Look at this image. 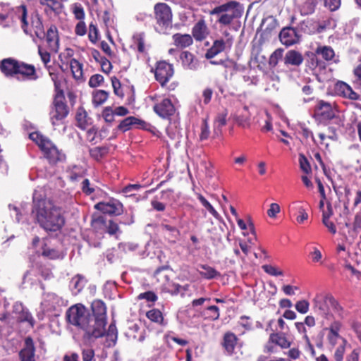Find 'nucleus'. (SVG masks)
I'll list each match as a JSON object with an SVG mask.
<instances>
[{
    "mask_svg": "<svg viewBox=\"0 0 361 361\" xmlns=\"http://www.w3.org/2000/svg\"><path fill=\"white\" fill-rule=\"evenodd\" d=\"M336 90L345 98L352 100H357L360 99V95L355 92L349 85L344 82H338L336 84Z\"/></svg>",
    "mask_w": 361,
    "mask_h": 361,
    "instance_id": "nucleus-23",
    "label": "nucleus"
},
{
    "mask_svg": "<svg viewBox=\"0 0 361 361\" xmlns=\"http://www.w3.org/2000/svg\"><path fill=\"white\" fill-rule=\"evenodd\" d=\"M300 168L305 175H311L313 170H317L318 166L314 159H300Z\"/></svg>",
    "mask_w": 361,
    "mask_h": 361,
    "instance_id": "nucleus-34",
    "label": "nucleus"
},
{
    "mask_svg": "<svg viewBox=\"0 0 361 361\" xmlns=\"http://www.w3.org/2000/svg\"><path fill=\"white\" fill-rule=\"evenodd\" d=\"M237 343V337L233 333L228 332L224 336V347L228 353H233L235 346Z\"/></svg>",
    "mask_w": 361,
    "mask_h": 361,
    "instance_id": "nucleus-32",
    "label": "nucleus"
},
{
    "mask_svg": "<svg viewBox=\"0 0 361 361\" xmlns=\"http://www.w3.org/2000/svg\"><path fill=\"white\" fill-rule=\"evenodd\" d=\"M173 44L178 48H186L193 43L192 37L189 34L176 33L172 36Z\"/></svg>",
    "mask_w": 361,
    "mask_h": 361,
    "instance_id": "nucleus-24",
    "label": "nucleus"
},
{
    "mask_svg": "<svg viewBox=\"0 0 361 361\" xmlns=\"http://www.w3.org/2000/svg\"><path fill=\"white\" fill-rule=\"evenodd\" d=\"M312 308L315 313L323 318V325H327L323 331L326 332V341L331 348H335L333 357L335 361H343L347 346H350L348 341L340 335L343 324L339 320L334 319L331 309L341 315L343 307L338 301L329 293H318L312 300Z\"/></svg>",
    "mask_w": 361,
    "mask_h": 361,
    "instance_id": "nucleus-1",
    "label": "nucleus"
},
{
    "mask_svg": "<svg viewBox=\"0 0 361 361\" xmlns=\"http://www.w3.org/2000/svg\"><path fill=\"white\" fill-rule=\"evenodd\" d=\"M89 39L91 42L95 44L99 39V30L95 25L90 23L89 26Z\"/></svg>",
    "mask_w": 361,
    "mask_h": 361,
    "instance_id": "nucleus-51",
    "label": "nucleus"
},
{
    "mask_svg": "<svg viewBox=\"0 0 361 361\" xmlns=\"http://www.w3.org/2000/svg\"><path fill=\"white\" fill-rule=\"evenodd\" d=\"M175 113V107L171 99H164L159 104V116L163 118L169 117Z\"/></svg>",
    "mask_w": 361,
    "mask_h": 361,
    "instance_id": "nucleus-29",
    "label": "nucleus"
},
{
    "mask_svg": "<svg viewBox=\"0 0 361 361\" xmlns=\"http://www.w3.org/2000/svg\"><path fill=\"white\" fill-rule=\"evenodd\" d=\"M296 310L301 314H306L309 310L310 303L306 300H299L296 302Z\"/></svg>",
    "mask_w": 361,
    "mask_h": 361,
    "instance_id": "nucleus-53",
    "label": "nucleus"
},
{
    "mask_svg": "<svg viewBox=\"0 0 361 361\" xmlns=\"http://www.w3.org/2000/svg\"><path fill=\"white\" fill-rule=\"evenodd\" d=\"M200 268L202 270L200 271V274L207 279H212L220 276L219 272L209 266L201 265Z\"/></svg>",
    "mask_w": 361,
    "mask_h": 361,
    "instance_id": "nucleus-36",
    "label": "nucleus"
},
{
    "mask_svg": "<svg viewBox=\"0 0 361 361\" xmlns=\"http://www.w3.org/2000/svg\"><path fill=\"white\" fill-rule=\"evenodd\" d=\"M109 93L105 90H97L92 93V103L95 106L104 104L108 99Z\"/></svg>",
    "mask_w": 361,
    "mask_h": 361,
    "instance_id": "nucleus-35",
    "label": "nucleus"
},
{
    "mask_svg": "<svg viewBox=\"0 0 361 361\" xmlns=\"http://www.w3.org/2000/svg\"><path fill=\"white\" fill-rule=\"evenodd\" d=\"M94 208L104 214L118 216L123 212L122 203L116 199H111L108 202H100L94 205Z\"/></svg>",
    "mask_w": 361,
    "mask_h": 361,
    "instance_id": "nucleus-10",
    "label": "nucleus"
},
{
    "mask_svg": "<svg viewBox=\"0 0 361 361\" xmlns=\"http://www.w3.org/2000/svg\"><path fill=\"white\" fill-rule=\"evenodd\" d=\"M206 315L210 320H217L220 316L219 307L215 305L209 306L206 309Z\"/></svg>",
    "mask_w": 361,
    "mask_h": 361,
    "instance_id": "nucleus-47",
    "label": "nucleus"
},
{
    "mask_svg": "<svg viewBox=\"0 0 361 361\" xmlns=\"http://www.w3.org/2000/svg\"><path fill=\"white\" fill-rule=\"evenodd\" d=\"M18 62L12 59H4L0 65L2 73L6 76H16Z\"/></svg>",
    "mask_w": 361,
    "mask_h": 361,
    "instance_id": "nucleus-22",
    "label": "nucleus"
},
{
    "mask_svg": "<svg viewBox=\"0 0 361 361\" xmlns=\"http://www.w3.org/2000/svg\"><path fill=\"white\" fill-rule=\"evenodd\" d=\"M29 137L39 147L47 158H61L65 156L62 149H59L49 137L41 133L32 132L29 134Z\"/></svg>",
    "mask_w": 361,
    "mask_h": 361,
    "instance_id": "nucleus-6",
    "label": "nucleus"
},
{
    "mask_svg": "<svg viewBox=\"0 0 361 361\" xmlns=\"http://www.w3.org/2000/svg\"><path fill=\"white\" fill-rule=\"evenodd\" d=\"M92 224L95 228H99L102 226H105L106 228V232L109 235H114L119 230L118 225L112 220H110L108 224H106L105 218L102 216H99L97 218H94L92 220Z\"/></svg>",
    "mask_w": 361,
    "mask_h": 361,
    "instance_id": "nucleus-19",
    "label": "nucleus"
},
{
    "mask_svg": "<svg viewBox=\"0 0 361 361\" xmlns=\"http://www.w3.org/2000/svg\"><path fill=\"white\" fill-rule=\"evenodd\" d=\"M92 321L94 330L99 338L104 336L105 327L107 323L106 307L101 300H94L91 305Z\"/></svg>",
    "mask_w": 361,
    "mask_h": 361,
    "instance_id": "nucleus-7",
    "label": "nucleus"
},
{
    "mask_svg": "<svg viewBox=\"0 0 361 361\" xmlns=\"http://www.w3.org/2000/svg\"><path fill=\"white\" fill-rule=\"evenodd\" d=\"M192 35L196 41L201 42L209 35V29L204 18L199 20L192 28Z\"/></svg>",
    "mask_w": 361,
    "mask_h": 361,
    "instance_id": "nucleus-14",
    "label": "nucleus"
},
{
    "mask_svg": "<svg viewBox=\"0 0 361 361\" xmlns=\"http://www.w3.org/2000/svg\"><path fill=\"white\" fill-rule=\"evenodd\" d=\"M42 256L51 260L62 259L64 257L63 252L48 246L46 239L42 240Z\"/></svg>",
    "mask_w": 361,
    "mask_h": 361,
    "instance_id": "nucleus-21",
    "label": "nucleus"
},
{
    "mask_svg": "<svg viewBox=\"0 0 361 361\" xmlns=\"http://www.w3.org/2000/svg\"><path fill=\"white\" fill-rule=\"evenodd\" d=\"M138 300H146V301L148 302L147 306L149 307H151L152 305H154V302L157 300V296L153 291H147L145 293H142L138 295L137 296Z\"/></svg>",
    "mask_w": 361,
    "mask_h": 361,
    "instance_id": "nucleus-38",
    "label": "nucleus"
},
{
    "mask_svg": "<svg viewBox=\"0 0 361 361\" xmlns=\"http://www.w3.org/2000/svg\"><path fill=\"white\" fill-rule=\"evenodd\" d=\"M226 44V42L222 39L215 40L211 48L207 50L205 57L208 59L214 58L225 50Z\"/></svg>",
    "mask_w": 361,
    "mask_h": 361,
    "instance_id": "nucleus-26",
    "label": "nucleus"
},
{
    "mask_svg": "<svg viewBox=\"0 0 361 361\" xmlns=\"http://www.w3.org/2000/svg\"><path fill=\"white\" fill-rule=\"evenodd\" d=\"M283 53V49L279 48L276 49L269 57V64L272 67H275L278 64L279 61L281 59Z\"/></svg>",
    "mask_w": 361,
    "mask_h": 361,
    "instance_id": "nucleus-45",
    "label": "nucleus"
},
{
    "mask_svg": "<svg viewBox=\"0 0 361 361\" xmlns=\"http://www.w3.org/2000/svg\"><path fill=\"white\" fill-rule=\"evenodd\" d=\"M111 80L115 94L120 97H123L124 96V94L121 90V85L119 80L116 77H112L111 78Z\"/></svg>",
    "mask_w": 361,
    "mask_h": 361,
    "instance_id": "nucleus-52",
    "label": "nucleus"
},
{
    "mask_svg": "<svg viewBox=\"0 0 361 361\" xmlns=\"http://www.w3.org/2000/svg\"><path fill=\"white\" fill-rule=\"evenodd\" d=\"M303 61L302 54L295 50L288 51L285 56L284 62L286 65L300 66Z\"/></svg>",
    "mask_w": 361,
    "mask_h": 361,
    "instance_id": "nucleus-28",
    "label": "nucleus"
},
{
    "mask_svg": "<svg viewBox=\"0 0 361 361\" xmlns=\"http://www.w3.org/2000/svg\"><path fill=\"white\" fill-rule=\"evenodd\" d=\"M94 357V351L92 348L83 349L82 350V358L83 361H92Z\"/></svg>",
    "mask_w": 361,
    "mask_h": 361,
    "instance_id": "nucleus-63",
    "label": "nucleus"
},
{
    "mask_svg": "<svg viewBox=\"0 0 361 361\" xmlns=\"http://www.w3.org/2000/svg\"><path fill=\"white\" fill-rule=\"evenodd\" d=\"M39 4L48 16L58 15L62 9V4L58 0H39Z\"/></svg>",
    "mask_w": 361,
    "mask_h": 361,
    "instance_id": "nucleus-16",
    "label": "nucleus"
},
{
    "mask_svg": "<svg viewBox=\"0 0 361 361\" xmlns=\"http://www.w3.org/2000/svg\"><path fill=\"white\" fill-rule=\"evenodd\" d=\"M10 13V7L8 4L0 3V23H3Z\"/></svg>",
    "mask_w": 361,
    "mask_h": 361,
    "instance_id": "nucleus-55",
    "label": "nucleus"
},
{
    "mask_svg": "<svg viewBox=\"0 0 361 361\" xmlns=\"http://www.w3.org/2000/svg\"><path fill=\"white\" fill-rule=\"evenodd\" d=\"M262 269L267 274L271 276H278L283 275V272L281 270L270 264L263 265Z\"/></svg>",
    "mask_w": 361,
    "mask_h": 361,
    "instance_id": "nucleus-50",
    "label": "nucleus"
},
{
    "mask_svg": "<svg viewBox=\"0 0 361 361\" xmlns=\"http://www.w3.org/2000/svg\"><path fill=\"white\" fill-rule=\"evenodd\" d=\"M133 39V44L132 47H133L135 49H137L139 52L142 53L145 51L143 34L137 33L134 35Z\"/></svg>",
    "mask_w": 361,
    "mask_h": 361,
    "instance_id": "nucleus-41",
    "label": "nucleus"
},
{
    "mask_svg": "<svg viewBox=\"0 0 361 361\" xmlns=\"http://www.w3.org/2000/svg\"><path fill=\"white\" fill-rule=\"evenodd\" d=\"M18 321L20 322H27L31 326H33L35 324V319L32 317V314L27 310H22L20 313Z\"/></svg>",
    "mask_w": 361,
    "mask_h": 361,
    "instance_id": "nucleus-48",
    "label": "nucleus"
},
{
    "mask_svg": "<svg viewBox=\"0 0 361 361\" xmlns=\"http://www.w3.org/2000/svg\"><path fill=\"white\" fill-rule=\"evenodd\" d=\"M188 286H181L173 283H168L166 285L162 286V290L171 293H181L182 290H186Z\"/></svg>",
    "mask_w": 361,
    "mask_h": 361,
    "instance_id": "nucleus-44",
    "label": "nucleus"
},
{
    "mask_svg": "<svg viewBox=\"0 0 361 361\" xmlns=\"http://www.w3.org/2000/svg\"><path fill=\"white\" fill-rule=\"evenodd\" d=\"M104 81V77L100 74H95L91 76L89 80V85L92 87H96Z\"/></svg>",
    "mask_w": 361,
    "mask_h": 361,
    "instance_id": "nucleus-57",
    "label": "nucleus"
},
{
    "mask_svg": "<svg viewBox=\"0 0 361 361\" xmlns=\"http://www.w3.org/2000/svg\"><path fill=\"white\" fill-rule=\"evenodd\" d=\"M38 52L42 61L47 67V64L50 61V54L47 51L44 50L40 46L38 47Z\"/></svg>",
    "mask_w": 361,
    "mask_h": 361,
    "instance_id": "nucleus-64",
    "label": "nucleus"
},
{
    "mask_svg": "<svg viewBox=\"0 0 361 361\" xmlns=\"http://www.w3.org/2000/svg\"><path fill=\"white\" fill-rule=\"evenodd\" d=\"M284 355L288 356L289 360L299 359L301 355V352L298 348H290L289 350L284 353Z\"/></svg>",
    "mask_w": 361,
    "mask_h": 361,
    "instance_id": "nucleus-58",
    "label": "nucleus"
},
{
    "mask_svg": "<svg viewBox=\"0 0 361 361\" xmlns=\"http://www.w3.org/2000/svg\"><path fill=\"white\" fill-rule=\"evenodd\" d=\"M106 337L110 339L114 343H116L118 337V331L114 323H111L109 326L107 331L105 330V334Z\"/></svg>",
    "mask_w": 361,
    "mask_h": 361,
    "instance_id": "nucleus-46",
    "label": "nucleus"
},
{
    "mask_svg": "<svg viewBox=\"0 0 361 361\" xmlns=\"http://www.w3.org/2000/svg\"><path fill=\"white\" fill-rule=\"evenodd\" d=\"M18 12L19 13V18L22 23V28L26 34H31L32 30L35 36L39 39H43L45 36L44 28L42 22L41 18L38 15H35L31 19V30L29 29L28 23L27 21V11L25 6H21L18 8Z\"/></svg>",
    "mask_w": 361,
    "mask_h": 361,
    "instance_id": "nucleus-8",
    "label": "nucleus"
},
{
    "mask_svg": "<svg viewBox=\"0 0 361 361\" xmlns=\"http://www.w3.org/2000/svg\"><path fill=\"white\" fill-rule=\"evenodd\" d=\"M35 70L32 66L23 63H18L16 76L18 79H25L35 74Z\"/></svg>",
    "mask_w": 361,
    "mask_h": 361,
    "instance_id": "nucleus-27",
    "label": "nucleus"
},
{
    "mask_svg": "<svg viewBox=\"0 0 361 361\" xmlns=\"http://www.w3.org/2000/svg\"><path fill=\"white\" fill-rule=\"evenodd\" d=\"M324 6L329 8L331 11H335L341 6V0H323Z\"/></svg>",
    "mask_w": 361,
    "mask_h": 361,
    "instance_id": "nucleus-56",
    "label": "nucleus"
},
{
    "mask_svg": "<svg viewBox=\"0 0 361 361\" xmlns=\"http://www.w3.org/2000/svg\"><path fill=\"white\" fill-rule=\"evenodd\" d=\"M197 199L200 200L203 207L215 218H219V214L213 207V206L203 197L200 193H196Z\"/></svg>",
    "mask_w": 361,
    "mask_h": 361,
    "instance_id": "nucleus-39",
    "label": "nucleus"
},
{
    "mask_svg": "<svg viewBox=\"0 0 361 361\" xmlns=\"http://www.w3.org/2000/svg\"><path fill=\"white\" fill-rule=\"evenodd\" d=\"M315 114L322 119L330 120L334 117L335 110L330 103L320 100L315 107Z\"/></svg>",
    "mask_w": 361,
    "mask_h": 361,
    "instance_id": "nucleus-15",
    "label": "nucleus"
},
{
    "mask_svg": "<svg viewBox=\"0 0 361 361\" xmlns=\"http://www.w3.org/2000/svg\"><path fill=\"white\" fill-rule=\"evenodd\" d=\"M171 20L172 13L169 6L159 3V22L161 21L166 27H171Z\"/></svg>",
    "mask_w": 361,
    "mask_h": 361,
    "instance_id": "nucleus-25",
    "label": "nucleus"
},
{
    "mask_svg": "<svg viewBox=\"0 0 361 361\" xmlns=\"http://www.w3.org/2000/svg\"><path fill=\"white\" fill-rule=\"evenodd\" d=\"M180 60L183 65L189 69H195L197 61L195 60L193 54L189 51H183L180 55Z\"/></svg>",
    "mask_w": 361,
    "mask_h": 361,
    "instance_id": "nucleus-33",
    "label": "nucleus"
},
{
    "mask_svg": "<svg viewBox=\"0 0 361 361\" xmlns=\"http://www.w3.org/2000/svg\"><path fill=\"white\" fill-rule=\"evenodd\" d=\"M279 39L283 44L289 47L298 43L300 41V36L294 28L286 27L281 30Z\"/></svg>",
    "mask_w": 361,
    "mask_h": 361,
    "instance_id": "nucleus-13",
    "label": "nucleus"
},
{
    "mask_svg": "<svg viewBox=\"0 0 361 361\" xmlns=\"http://www.w3.org/2000/svg\"><path fill=\"white\" fill-rule=\"evenodd\" d=\"M317 0H306L301 6L300 13L302 15L307 16L314 13Z\"/></svg>",
    "mask_w": 361,
    "mask_h": 361,
    "instance_id": "nucleus-37",
    "label": "nucleus"
},
{
    "mask_svg": "<svg viewBox=\"0 0 361 361\" xmlns=\"http://www.w3.org/2000/svg\"><path fill=\"white\" fill-rule=\"evenodd\" d=\"M66 322L76 330L83 333V338L93 341L99 338L94 330L92 317L89 310L82 303L71 305L66 312Z\"/></svg>",
    "mask_w": 361,
    "mask_h": 361,
    "instance_id": "nucleus-3",
    "label": "nucleus"
},
{
    "mask_svg": "<svg viewBox=\"0 0 361 361\" xmlns=\"http://www.w3.org/2000/svg\"><path fill=\"white\" fill-rule=\"evenodd\" d=\"M31 214L47 233L60 232L66 224L65 212L46 198L33 197Z\"/></svg>",
    "mask_w": 361,
    "mask_h": 361,
    "instance_id": "nucleus-2",
    "label": "nucleus"
},
{
    "mask_svg": "<svg viewBox=\"0 0 361 361\" xmlns=\"http://www.w3.org/2000/svg\"><path fill=\"white\" fill-rule=\"evenodd\" d=\"M159 83L164 87L166 82L173 76V66L166 61H159Z\"/></svg>",
    "mask_w": 361,
    "mask_h": 361,
    "instance_id": "nucleus-20",
    "label": "nucleus"
},
{
    "mask_svg": "<svg viewBox=\"0 0 361 361\" xmlns=\"http://www.w3.org/2000/svg\"><path fill=\"white\" fill-rule=\"evenodd\" d=\"M345 361H360V348L353 349L345 356Z\"/></svg>",
    "mask_w": 361,
    "mask_h": 361,
    "instance_id": "nucleus-60",
    "label": "nucleus"
},
{
    "mask_svg": "<svg viewBox=\"0 0 361 361\" xmlns=\"http://www.w3.org/2000/svg\"><path fill=\"white\" fill-rule=\"evenodd\" d=\"M310 256L311 257L312 262L313 263H319L320 264H323V255L317 247H314L312 248V251L310 252Z\"/></svg>",
    "mask_w": 361,
    "mask_h": 361,
    "instance_id": "nucleus-49",
    "label": "nucleus"
},
{
    "mask_svg": "<svg viewBox=\"0 0 361 361\" xmlns=\"http://www.w3.org/2000/svg\"><path fill=\"white\" fill-rule=\"evenodd\" d=\"M114 111L110 106L105 107L102 111V117L106 123H112L114 120Z\"/></svg>",
    "mask_w": 361,
    "mask_h": 361,
    "instance_id": "nucleus-54",
    "label": "nucleus"
},
{
    "mask_svg": "<svg viewBox=\"0 0 361 361\" xmlns=\"http://www.w3.org/2000/svg\"><path fill=\"white\" fill-rule=\"evenodd\" d=\"M75 119L78 126L81 129H85L91 124V118L87 116V113L83 108L78 109Z\"/></svg>",
    "mask_w": 361,
    "mask_h": 361,
    "instance_id": "nucleus-31",
    "label": "nucleus"
},
{
    "mask_svg": "<svg viewBox=\"0 0 361 361\" xmlns=\"http://www.w3.org/2000/svg\"><path fill=\"white\" fill-rule=\"evenodd\" d=\"M316 55L325 61H334L335 52L329 46H319L315 50Z\"/></svg>",
    "mask_w": 361,
    "mask_h": 361,
    "instance_id": "nucleus-30",
    "label": "nucleus"
},
{
    "mask_svg": "<svg viewBox=\"0 0 361 361\" xmlns=\"http://www.w3.org/2000/svg\"><path fill=\"white\" fill-rule=\"evenodd\" d=\"M136 126L140 128H145L147 123L136 117L129 116L123 119L118 126V129L126 132L129 130L133 126Z\"/></svg>",
    "mask_w": 361,
    "mask_h": 361,
    "instance_id": "nucleus-18",
    "label": "nucleus"
},
{
    "mask_svg": "<svg viewBox=\"0 0 361 361\" xmlns=\"http://www.w3.org/2000/svg\"><path fill=\"white\" fill-rule=\"evenodd\" d=\"M331 138L330 137H327L324 133H319L317 135V138L313 137V140L315 142L320 144L322 145H325L326 147L329 146V142H327L328 140H331Z\"/></svg>",
    "mask_w": 361,
    "mask_h": 361,
    "instance_id": "nucleus-59",
    "label": "nucleus"
},
{
    "mask_svg": "<svg viewBox=\"0 0 361 361\" xmlns=\"http://www.w3.org/2000/svg\"><path fill=\"white\" fill-rule=\"evenodd\" d=\"M73 288L76 290L77 293H80L85 286L86 280L84 276L77 274L72 279Z\"/></svg>",
    "mask_w": 361,
    "mask_h": 361,
    "instance_id": "nucleus-42",
    "label": "nucleus"
},
{
    "mask_svg": "<svg viewBox=\"0 0 361 361\" xmlns=\"http://www.w3.org/2000/svg\"><path fill=\"white\" fill-rule=\"evenodd\" d=\"M50 75L54 82L56 94L49 115L52 126H56L63 123V121L68 116V107L65 102V97L61 90V83L58 80L57 75L50 73Z\"/></svg>",
    "mask_w": 361,
    "mask_h": 361,
    "instance_id": "nucleus-4",
    "label": "nucleus"
},
{
    "mask_svg": "<svg viewBox=\"0 0 361 361\" xmlns=\"http://www.w3.org/2000/svg\"><path fill=\"white\" fill-rule=\"evenodd\" d=\"M50 51L56 53L59 49V37L56 25H51L45 32L44 38Z\"/></svg>",
    "mask_w": 361,
    "mask_h": 361,
    "instance_id": "nucleus-11",
    "label": "nucleus"
},
{
    "mask_svg": "<svg viewBox=\"0 0 361 361\" xmlns=\"http://www.w3.org/2000/svg\"><path fill=\"white\" fill-rule=\"evenodd\" d=\"M86 173V169L83 166L74 165L70 171V178L76 180L78 178L82 177Z\"/></svg>",
    "mask_w": 361,
    "mask_h": 361,
    "instance_id": "nucleus-40",
    "label": "nucleus"
},
{
    "mask_svg": "<svg viewBox=\"0 0 361 361\" xmlns=\"http://www.w3.org/2000/svg\"><path fill=\"white\" fill-rule=\"evenodd\" d=\"M270 341L282 349L290 348L293 343V341L283 332L271 333Z\"/></svg>",
    "mask_w": 361,
    "mask_h": 361,
    "instance_id": "nucleus-17",
    "label": "nucleus"
},
{
    "mask_svg": "<svg viewBox=\"0 0 361 361\" xmlns=\"http://www.w3.org/2000/svg\"><path fill=\"white\" fill-rule=\"evenodd\" d=\"M71 10L75 19L84 20L85 13L82 6L79 3H75L71 6Z\"/></svg>",
    "mask_w": 361,
    "mask_h": 361,
    "instance_id": "nucleus-43",
    "label": "nucleus"
},
{
    "mask_svg": "<svg viewBox=\"0 0 361 361\" xmlns=\"http://www.w3.org/2000/svg\"><path fill=\"white\" fill-rule=\"evenodd\" d=\"M20 361H35V346L30 336L25 338L24 346L18 353Z\"/></svg>",
    "mask_w": 361,
    "mask_h": 361,
    "instance_id": "nucleus-12",
    "label": "nucleus"
},
{
    "mask_svg": "<svg viewBox=\"0 0 361 361\" xmlns=\"http://www.w3.org/2000/svg\"><path fill=\"white\" fill-rule=\"evenodd\" d=\"M281 211L280 206L277 203H271L269 209L267 210V215L270 218H275Z\"/></svg>",
    "mask_w": 361,
    "mask_h": 361,
    "instance_id": "nucleus-61",
    "label": "nucleus"
},
{
    "mask_svg": "<svg viewBox=\"0 0 361 361\" xmlns=\"http://www.w3.org/2000/svg\"><path fill=\"white\" fill-rule=\"evenodd\" d=\"M73 52L72 49H67L66 52L59 55V58L63 66L65 64L69 66L73 78L79 80L82 78V64L78 60L71 58Z\"/></svg>",
    "mask_w": 361,
    "mask_h": 361,
    "instance_id": "nucleus-9",
    "label": "nucleus"
},
{
    "mask_svg": "<svg viewBox=\"0 0 361 361\" xmlns=\"http://www.w3.org/2000/svg\"><path fill=\"white\" fill-rule=\"evenodd\" d=\"M243 8L240 4L235 1H231L216 6L209 11L212 16H217V22L223 25H229L233 20L242 16Z\"/></svg>",
    "mask_w": 361,
    "mask_h": 361,
    "instance_id": "nucleus-5",
    "label": "nucleus"
},
{
    "mask_svg": "<svg viewBox=\"0 0 361 361\" xmlns=\"http://www.w3.org/2000/svg\"><path fill=\"white\" fill-rule=\"evenodd\" d=\"M75 32L77 35L83 36L87 32V27L84 20H80L75 28Z\"/></svg>",
    "mask_w": 361,
    "mask_h": 361,
    "instance_id": "nucleus-62",
    "label": "nucleus"
}]
</instances>
